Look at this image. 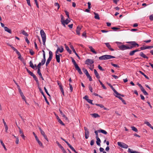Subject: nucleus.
Instances as JSON below:
<instances>
[{"label":"nucleus","mask_w":153,"mask_h":153,"mask_svg":"<svg viewBox=\"0 0 153 153\" xmlns=\"http://www.w3.org/2000/svg\"><path fill=\"white\" fill-rule=\"evenodd\" d=\"M40 34L42 39L43 45H45L46 40V35L43 30H41Z\"/></svg>","instance_id":"1"},{"label":"nucleus","mask_w":153,"mask_h":153,"mask_svg":"<svg viewBox=\"0 0 153 153\" xmlns=\"http://www.w3.org/2000/svg\"><path fill=\"white\" fill-rule=\"evenodd\" d=\"M26 70L28 73L31 76H33V78L36 81V82L37 84L39 85V80L38 79V78L36 77V75H34L32 72H31L27 68H26Z\"/></svg>","instance_id":"2"},{"label":"nucleus","mask_w":153,"mask_h":153,"mask_svg":"<svg viewBox=\"0 0 153 153\" xmlns=\"http://www.w3.org/2000/svg\"><path fill=\"white\" fill-rule=\"evenodd\" d=\"M127 43L130 44L131 46H129L130 49H131L133 48L136 47V46H137V47L139 46V45L135 41H131L126 42Z\"/></svg>","instance_id":"3"},{"label":"nucleus","mask_w":153,"mask_h":153,"mask_svg":"<svg viewBox=\"0 0 153 153\" xmlns=\"http://www.w3.org/2000/svg\"><path fill=\"white\" fill-rule=\"evenodd\" d=\"M49 57L47 60L46 63V66H47L49 64L50 62L51 61L53 57L52 52L51 51H49Z\"/></svg>","instance_id":"4"},{"label":"nucleus","mask_w":153,"mask_h":153,"mask_svg":"<svg viewBox=\"0 0 153 153\" xmlns=\"http://www.w3.org/2000/svg\"><path fill=\"white\" fill-rule=\"evenodd\" d=\"M117 144L119 146L123 148L127 149L128 147V145L127 144L124 143L120 142H117Z\"/></svg>","instance_id":"5"},{"label":"nucleus","mask_w":153,"mask_h":153,"mask_svg":"<svg viewBox=\"0 0 153 153\" xmlns=\"http://www.w3.org/2000/svg\"><path fill=\"white\" fill-rule=\"evenodd\" d=\"M118 47L121 50L123 51L126 49H130L129 46H127L123 45L119 46Z\"/></svg>","instance_id":"6"},{"label":"nucleus","mask_w":153,"mask_h":153,"mask_svg":"<svg viewBox=\"0 0 153 153\" xmlns=\"http://www.w3.org/2000/svg\"><path fill=\"white\" fill-rule=\"evenodd\" d=\"M94 63V61L92 59H87L85 61V63L88 65H91Z\"/></svg>","instance_id":"7"},{"label":"nucleus","mask_w":153,"mask_h":153,"mask_svg":"<svg viewBox=\"0 0 153 153\" xmlns=\"http://www.w3.org/2000/svg\"><path fill=\"white\" fill-rule=\"evenodd\" d=\"M64 51V48L62 46H61L60 48L58 47L57 49L55 52L56 54H59V52L60 53H62Z\"/></svg>","instance_id":"8"},{"label":"nucleus","mask_w":153,"mask_h":153,"mask_svg":"<svg viewBox=\"0 0 153 153\" xmlns=\"http://www.w3.org/2000/svg\"><path fill=\"white\" fill-rule=\"evenodd\" d=\"M70 22V20H68V19H67L65 20L62 21V24L64 27H65V24H68Z\"/></svg>","instance_id":"9"},{"label":"nucleus","mask_w":153,"mask_h":153,"mask_svg":"<svg viewBox=\"0 0 153 153\" xmlns=\"http://www.w3.org/2000/svg\"><path fill=\"white\" fill-rule=\"evenodd\" d=\"M82 27V26H78L77 27L76 32L77 34L78 35H80V31L81 30Z\"/></svg>","instance_id":"10"},{"label":"nucleus","mask_w":153,"mask_h":153,"mask_svg":"<svg viewBox=\"0 0 153 153\" xmlns=\"http://www.w3.org/2000/svg\"><path fill=\"white\" fill-rule=\"evenodd\" d=\"M62 56V55L60 54H56V61L59 63L60 61V56Z\"/></svg>","instance_id":"11"},{"label":"nucleus","mask_w":153,"mask_h":153,"mask_svg":"<svg viewBox=\"0 0 153 153\" xmlns=\"http://www.w3.org/2000/svg\"><path fill=\"white\" fill-rule=\"evenodd\" d=\"M75 68L76 70L79 73V74L81 75V74H82V72L81 69H80L78 65L75 67Z\"/></svg>","instance_id":"12"},{"label":"nucleus","mask_w":153,"mask_h":153,"mask_svg":"<svg viewBox=\"0 0 153 153\" xmlns=\"http://www.w3.org/2000/svg\"><path fill=\"white\" fill-rule=\"evenodd\" d=\"M153 48V46H143L140 48V49L141 50H144L148 49H151Z\"/></svg>","instance_id":"13"},{"label":"nucleus","mask_w":153,"mask_h":153,"mask_svg":"<svg viewBox=\"0 0 153 153\" xmlns=\"http://www.w3.org/2000/svg\"><path fill=\"white\" fill-rule=\"evenodd\" d=\"M70 48L73 51V52H74L76 55L78 57V58L79 59H80V57L78 55V54H77V53H76L75 49H74L73 46L72 45H71L70 46Z\"/></svg>","instance_id":"14"},{"label":"nucleus","mask_w":153,"mask_h":153,"mask_svg":"<svg viewBox=\"0 0 153 153\" xmlns=\"http://www.w3.org/2000/svg\"><path fill=\"white\" fill-rule=\"evenodd\" d=\"M106 46L108 48L109 50L111 51H114V49L111 48L109 43H106Z\"/></svg>","instance_id":"15"},{"label":"nucleus","mask_w":153,"mask_h":153,"mask_svg":"<svg viewBox=\"0 0 153 153\" xmlns=\"http://www.w3.org/2000/svg\"><path fill=\"white\" fill-rule=\"evenodd\" d=\"M88 47L89 48L90 50V51L91 52L93 53H94L96 54L97 53V52L95 51L94 49L93 48V47L90 46V45L88 46Z\"/></svg>","instance_id":"16"},{"label":"nucleus","mask_w":153,"mask_h":153,"mask_svg":"<svg viewBox=\"0 0 153 153\" xmlns=\"http://www.w3.org/2000/svg\"><path fill=\"white\" fill-rule=\"evenodd\" d=\"M59 111L60 112V113L61 115L62 116L65 118V120H68V118L64 114V113L62 112V110H60V109L59 110Z\"/></svg>","instance_id":"17"},{"label":"nucleus","mask_w":153,"mask_h":153,"mask_svg":"<svg viewBox=\"0 0 153 153\" xmlns=\"http://www.w3.org/2000/svg\"><path fill=\"white\" fill-rule=\"evenodd\" d=\"M64 45L65 46V49H66L67 51L70 53L71 54L72 52L71 50L70 49L68 46L66 45V44H64Z\"/></svg>","instance_id":"18"},{"label":"nucleus","mask_w":153,"mask_h":153,"mask_svg":"<svg viewBox=\"0 0 153 153\" xmlns=\"http://www.w3.org/2000/svg\"><path fill=\"white\" fill-rule=\"evenodd\" d=\"M140 55L145 59H148V57L146 56L143 52H141L139 54Z\"/></svg>","instance_id":"19"},{"label":"nucleus","mask_w":153,"mask_h":153,"mask_svg":"<svg viewBox=\"0 0 153 153\" xmlns=\"http://www.w3.org/2000/svg\"><path fill=\"white\" fill-rule=\"evenodd\" d=\"M4 30L5 31H7L10 33H12V31L10 29H9L7 27H4Z\"/></svg>","instance_id":"20"},{"label":"nucleus","mask_w":153,"mask_h":153,"mask_svg":"<svg viewBox=\"0 0 153 153\" xmlns=\"http://www.w3.org/2000/svg\"><path fill=\"white\" fill-rule=\"evenodd\" d=\"M115 58V57L110 55H106V59H109L111 58Z\"/></svg>","instance_id":"21"},{"label":"nucleus","mask_w":153,"mask_h":153,"mask_svg":"<svg viewBox=\"0 0 153 153\" xmlns=\"http://www.w3.org/2000/svg\"><path fill=\"white\" fill-rule=\"evenodd\" d=\"M128 152L131 153H140V152H137L135 151H133L132 149H131L130 148H128Z\"/></svg>","instance_id":"22"},{"label":"nucleus","mask_w":153,"mask_h":153,"mask_svg":"<svg viewBox=\"0 0 153 153\" xmlns=\"http://www.w3.org/2000/svg\"><path fill=\"white\" fill-rule=\"evenodd\" d=\"M96 138L97 140V141L96 142L98 146H100V142L101 141L100 139L98 137H96Z\"/></svg>","instance_id":"23"},{"label":"nucleus","mask_w":153,"mask_h":153,"mask_svg":"<svg viewBox=\"0 0 153 153\" xmlns=\"http://www.w3.org/2000/svg\"><path fill=\"white\" fill-rule=\"evenodd\" d=\"M39 85H38V88L39 89V91L42 94V95L44 97H46L45 95L43 92V91L42 89H41V88H40V87L39 86Z\"/></svg>","instance_id":"24"},{"label":"nucleus","mask_w":153,"mask_h":153,"mask_svg":"<svg viewBox=\"0 0 153 153\" xmlns=\"http://www.w3.org/2000/svg\"><path fill=\"white\" fill-rule=\"evenodd\" d=\"M94 73L96 77L97 78H99L100 77L99 76V74L97 73V70L95 69H94Z\"/></svg>","instance_id":"25"},{"label":"nucleus","mask_w":153,"mask_h":153,"mask_svg":"<svg viewBox=\"0 0 153 153\" xmlns=\"http://www.w3.org/2000/svg\"><path fill=\"white\" fill-rule=\"evenodd\" d=\"M139 72L143 75L146 79H149V77L147 76L146 75H145L143 72L140 71H139Z\"/></svg>","instance_id":"26"},{"label":"nucleus","mask_w":153,"mask_h":153,"mask_svg":"<svg viewBox=\"0 0 153 153\" xmlns=\"http://www.w3.org/2000/svg\"><path fill=\"white\" fill-rule=\"evenodd\" d=\"M84 128L85 130V134H89V131L88 129L85 127H84Z\"/></svg>","instance_id":"27"},{"label":"nucleus","mask_w":153,"mask_h":153,"mask_svg":"<svg viewBox=\"0 0 153 153\" xmlns=\"http://www.w3.org/2000/svg\"><path fill=\"white\" fill-rule=\"evenodd\" d=\"M59 87L60 89V90H61V92L62 93V94L63 95H64V90H63V88L62 85H59Z\"/></svg>","instance_id":"28"},{"label":"nucleus","mask_w":153,"mask_h":153,"mask_svg":"<svg viewBox=\"0 0 153 153\" xmlns=\"http://www.w3.org/2000/svg\"><path fill=\"white\" fill-rule=\"evenodd\" d=\"M91 115L92 117H94V118H97L100 117V116L98 114L96 113L91 114Z\"/></svg>","instance_id":"29"},{"label":"nucleus","mask_w":153,"mask_h":153,"mask_svg":"<svg viewBox=\"0 0 153 153\" xmlns=\"http://www.w3.org/2000/svg\"><path fill=\"white\" fill-rule=\"evenodd\" d=\"M145 123L148 126L152 129H153V127L151 125V124L148 122H145Z\"/></svg>","instance_id":"30"},{"label":"nucleus","mask_w":153,"mask_h":153,"mask_svg":"<svg viewBox=\"0 0 153 153\" xmlns=\"http://www.w3.org/2000/svg\"><path fill=\"white\" fill-rule=\"evenodd\" d=\"M94 13L95 15L94 18L95 19H100V17H99L98 14V13H96L95 12H94Z\"/></svg>","instance_id":"31"},{"label":"nucleus","mask_w":153,"mask_h":153,"mask_svg":"<svg viewBox=\"0 0 153 153\" xmlns=\"http://www.w3.org/2000/svg\"><path fill=\"white\" fill-rule=\"evenodd\" d=\"M37 73L39 76L40 77V78L42 79V80H44V78L42 76V74L41 73L40 71H37Z\"/></svg>","instance_id":"32"},{"label":"nucleus","mask_w":153,"mask_h":153,"mask_svg":"<svg viewBox=\"0 0 153 153\" xmlns=\"http://www.w3.org/2000/svg\"><path fill=\"white\" fill-rule=\"evenodd\" d=\"M71 59L72 62L73 63L74 65V67L78 65L76 64V62H75V60L73 58H71Z\"/></svg>","instance_id":"33"},{"label":"nucleus","mask_w":153,"mask_h":153,"mask_svg":"<svg viewBox=\"0 0 153 153\" xmlns=\"http://www.w3.org/2000/svg\"><path fill=\"white\" fill-rule=\"evenodd\" d=\"M22 33L24 35H25V36H28V34L26 32L25 30H21Z\"/></svg>","instance_id":"34"},{"label":"nucleus","mask_w":153,"mask_h":153,"mask_svg":"<svg viewBox=\"0 0 153 153\" xmlns=\"http://www.w3.org/2000/svg\"><path fill=\"white\" fill-rule=\"evenodd\" d=\"M30 66L31 67V68L33 69H35V66L33 65V63L31 61H30Z\"/></svg>","instance_id":"35"},{"label":"nucleus","mask_w":153,"mask_h":153,"mask_svg":"<svg viewBox=\"0 0 153 153\" xmlns=\"http://www.w3.org/2000/svg\"><path fill=\"white\" fill-rule=\"evenodd\" d=\"M0 142H1V144L2 145V146L3 147L4 150H5L6 151L7 150V149L6 147H5V146L4 144V143L1 140H0Z\"/></svg>","instance_id":"36"},{"label":"nucleus","mask_w":153,"mask_h":153,"mask_svg":"<svg viewBox=\"0 0 153 153\" xmlns=\"http://www.w3.org/2000/svg\"><path fill=\"white\" fill-rule=\"evenodd\" d=\"M118 98L122 101V102L124 104H126V103L125 100H123L121 97H119Z\"/></svg>","instance_id":"37"},{"label":"nucleus","mask_w":153,"mask_h":153,"mask_svg":"<svg viewBox=\"0 0 153 153\" xmlns=\"http://www.w3.org/2000/svg\"><path fill=\"white\" fill-rule=\"evenodd\" d=\"M36 141L39 144V145L41 147H43V146L42 144V142L39 141V139L38 140H36Z\"/></svg>","instance_id":"38"},{"label":"nucleus","mask_w":153,"mask_h":153,"mask_svg":"<svg viewBox=\"0 0 153 153\" xmlns=\"http://www.w3.org/2000/svg\"><path fill=\"white\" fill-rule=\"evenodd\" d=\"M41 62H39L38 65H37V71H40V69L41 68Z\"/></svg>","instance_id":"39"},{"label":"nucleus","mask_w":153,"mask_h":153,"mask_svg":"<svg viewBox=\"0 0 153 153\" xmlns=\"http://www.w3.org/2000/svg\"><path fill=\"white\" fill-rule=\"evenodd\" d=\"M60 148L62 150V152L63 153H67V152H66L65 150V149H64V148L62 146H61Z\"/></svg>","instance_id":"40"},{"label":"nucleus","mask_w":153,"mask_h":153,"mask_svg":"<svg viewBox=\"0 0 153 153\" xmlns=\"http://www.w3.org/2000/svg\"><path fill=\"white\" fill-rule=\"evenodd\" d=\"M135 53V51L134 50H133L130 52L129 53V55L130 56H132Z\"/></svg>","instance_id":"41"},{"label":"nucleus","mask_w":153,"mask_h":153,"mask_svg":"<svg viewBox=\"0 0 153 153\" xmlns=\"http://www.w3.org/2000/svg\"><path fill=\"white\" fill-rule=\"evenodd\" d=\"M83 70L86 76H87V75L89 74L86 69L83 68Z\"/></svg>","instance_id":"42"},{"label":"nucleus","mask_w":153,"mask_h":153,"mask_svg":"<svg viewBox=\"0 0 153 153\" xmlns=\"http://www.w3.org/2000/svg\"><path fill=\"white\" fill-rule=\"evenodd\" d=\"M97 131L99 132H101L104 134H105V130L102 129H100L98 130Z\"/></svg>","instance_id":"43"},{"label":"nucleus","mask_w":153,"mask_h":153,"mask_svg":"<svg viewBox=\"0 0 153 153\" xmlns=\"http://www.w3.org/2000/svg\"><path fill=\"white\" fill-rule=\"evenodd\" d=\"M111 64L112 66L115 67L117 68H120V66L117 64H114L112 63H111Z\"/></svg>","instance_id":"44"},{"label":"nucleus","mask_w":153,"mask_h":153,"mask_svg":"<svg viewBox=\"0 0 153 153\" xmlns=\"http://www.w3.org/2000/svg\"><path fill=\"white\" fill-rule=\"evenodd\" d=\"M98 81H99V82H100L101 85H102V87L104 89H105V86L102 83V82L100 79H99L98 80Z\"/></svg>","instance_id":"45"},{"label":"nucleus","mask_w":153,"mask_h":153,"mask_svg":"<svg viewBox=\"0 0 153 153\" xmlns=\"http://www.w3.org/2000/svg\"><path fill=\"white\" fill-rule=\"evenodd\" d=\"M114 93L116 94V95H115V96H116V97L118 98L119 97L118 96H120V95H121L120 94L118 93L117 91L116 92H115Z\"/></svg>","instance_id":"46"},{"label":"nucleus","mask_w":153,"mask_h":153,"mask_svg":"<svg viewBox=\"0 0 153 153\" xmlns=\"http://www.w3.org/2000/svg\"><path fill=\"white\" fill-rule=\"evenodd\" d=\"M114 93L116 94V95H115V96H116V97L118 98L119 97L118 96H120V95H121L120 94L118 93L117 91L116 92H115Z\"/></svg>","instance_id":"47"},{"label":"nucleus","mask_w":153,"mask_h":153,"mask_svg":"<svg viewBox=\"0 0 153 153\" xmlns=\"http://www.w3.org/2000/svg\"><path fill=\"white\" fill-rule=\"evenodd\" d=\"M131 128L132 130L135 132H137L138 131L137 129L134 126L131 127Z\"/></svg>","instance_id":"48"},{"label":"nucleus","mask_w":153,"mask_h":153,"mask_svg":"<svg viewBox=\"0 0 153 153\" xmlns=\"http://www.w3.org/2000/svg\"><path fill=\"white\" fill-rule=\"evenodd\" d=\"M100 60L105 59V55H103L99 57Z\"/></svg>","instance_id":"49"},{"label":"nucleus","mask_w":153,"mask_h":153,"mask_svg":"<svg viewBox=\"0 0 153 153\" xmlns=\"http://www.w3.org/2000/svg\"><path fill=\"white\" fill-rule=\"evenodd\" d=\"M45 61H46V59H43L41 61V65H44L45 62Z\"/></svg>","instance_id":"50"},{"label":"nucleus","mask_w":153,"mask_h":153,"mask_svg":"<svg viewBox=\"0 0 153 153\" xmlns=\"http://www.w3.org/2000/svg\"><path fill=\"white\" fill-rule=\"evenodd\" d=\"M58 120V122L62 125L64 126V123L62 122V121L60 120V119H59Z\"/></svg>","instance_id":"51"},{"label":"nucleus","mask_w":153,"mask_h":153,"mask_svg":"<svg viewBox=\"0 0 153 153\" xmlns=\"http://www.w3.org/2000/svg\"><path fill=\"white\" fill-rule=\"evenodd\" d=\"M54 6L56 7H57V9H59L60 7V6L59 4L58 3H55Z\"/></svg>","instance_id":"52"},{"label":"nucleus","mask_w":153,"mask_h":153,"mask_svg":"<svg viewBox=\"0 0 153 153\" xmlns=\"http://www.w3.org/2000/svg\"><path fill=\"white\" fill-rule=\"evenodd\" d=\"M86 76L88 78H89V80L90 81H92V79L91 78V77L90 76V75H89V74H88V75H87Z\"/></svg>","instance_id":"53"},{"label":"nucleus","mask_w":153,"mask_h":153,"mask_svg":"<svg viewBox=\"0 0 153 153\" xmlns=\"http://www.w3.org/2000/svg\"><path fill=\"white\" fill-rule=\"evenodd\" d=\"M30 53L31 55H33L34 54V52L32 49L30 50Z\"/></svg>","instance_id":"54"},{"label":"nucleus","mask_w":153,"mask_h":153,"mask_svg":"<svg viewBox=\"0 0 153 153\" xmlns=\"http://www.w3.org/2000/svg\"><path fill=\"white\" fill-rule=\"evenodd\" d=\"M87 100V101L89 103L91 104L92 105L94 104H93L92 103V100L89 99L88 100Z\"/></svg>","instance_id":"55"},{"label":"nucleus","mask_w":153,"mask_h":153,"mask_svg":"<svg viewBox=\"0 0 153 153\" xmlns=\"http://www.w3.org/2000/svg\"><path fill=\"white\" fill-rule=\"evenodd\" d=\"M34 44L35 47L36 49V50H38V48L37 47V45L36 43V40L34 41Z\"/></svg>","instance_id":"56"},{"label":"nucleus","mask_w":153,"mask_h":153,"mask_svg":"<svg viewBox=\"0 0 153 153\" xmlns=\"http://www.w3.org/2000/svg\"><path fill=\"white\" fill-rule=\"evenodd\" d=\"M98 68L101 71H104V69L102 68V67L100 65H98Z\"/></svg>","instance_id":"57"},{"label":"nucleus","mask_w":153,"mask_h":153,"mask_svg":"<svg viewBox=\"0 0 153 153\" xmlns=\"http://www.w3.org/2000/svg\"><path fill=\"white\" fill-rule=\"evenodd\" d=\"M45 139L48 142L49 141V140L47 138V137L46 135L45 134L43 136Z\"/></svg>","instance_id":"58"},{"label":"nucleus","mask_w":153,"mask_h":153,"mask_svg":"<svg viewBox=\"0 0 153 153\" xmlns=\"http://www.w3.org/2000/svg\"><path fill=\"white\" fill-rule=\"evenodd\" d=\"M65 13L66 15L68 17L69 19V12L68 11H66V10H65Z\"/></svg>","instance_id":"59"},{"label":"nucleus","mask_w":153,"mask_h":153,"mask_svg":"<svg viewBox=\"0 0 153 153\" xmlns=\"http://www.w3.org/2000/svg\"><path fill=\"white\" fill-rule=\"evenodd\" d=\"M33 134L34 135V136H35V139H36V140H38L39 139V138H38V137L37 136V135H36V134H35V133L34 132H33Z\"/></svg>","instance_id":"60"},{"label":"nucleus","mask_w":153,"mask_h":153,"mask_svg":"<svg viewBox=\"0 0 153 153\" xmlns=\"http://www.w3.org/2000/svg\"><path fill=\"white\" fill-rule=\"evenodd\" d=\"M44 89L46 92V94H47V95H48L49 96H50V95L49 94V93H48V91L47 89L45 87H44Z\"/></svg>","instance_id":"61"},{"label":"nucleus","mask_w":153,"mask_h":153,"mask_svg":"<svg viewBox=\"0 0 153 153\" xmlns=\"http://www.w3.org/2000/svg\"><path fill=\"white\" fill-rule=\"evenodd\" d=\"M70 148L72 150V151L74 152L75 153H76L77 152L72 146L70 147Z\"/></svg>","instance_id":"62"},{"label":"nucleus","mask_w":153,"mask_h":153,"mask_svg":"<svg viewBox=\"0 0 153 153\" xmlns=\"http://www.w3.org/2000/svg\"><path fill=\"white\" fill-rule=\"evenodd\" d=\"M88 9H90V8H91V3L90 2H88Z\"/></svg>","instance_id":"63"},{"label":"nucleus","mask_w":153,"mask_h":153,"mask_svg":"<svg viewBox=\"0 0 153 153\" xmlns=\"http://www.w3.org/2000/svg\"><path fill=\"white\" fill-rule=\"evenodd\" d=\"M143 92V93L144 94L146 95H148V93L145 90H144L143 91H142Z\"/></svg>","instance_id":"64"}]
</instances>
